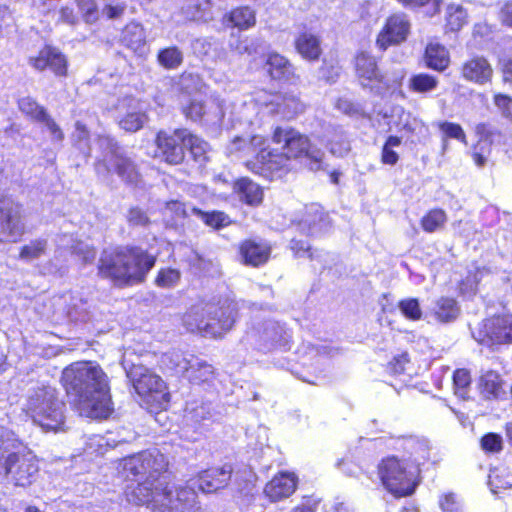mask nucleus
Segmentation results:
<instances>
[{
    "label": "nucleus",
    "instance_id": "obj_32",
    "mask_svg": "<svg viewBox=\"0 0 512 512\" xmlns=\"http://www.w3.org/2000/svg\"><path fill=\"white\" fill-rule=\"evenodd\" d=\"M295 46L298 53L307 60H317L321 55L320 40L310 32L301 33L295 40Z\"/></svg>",
    "mask_w": 512,
    "mask_h": 512
},
{
    "label": "nucleus",
    "instance_id": "obj_59",
    "mask_svg": "<svg viewBox=\"0 0 512 512\" xmlns=\"http://www.w3.org/2000/svg\"><path fill=\"white\" fill-rule=\"evenodd\" d=\"M180 280V272L176 269H162L156 277V284L161 288H172Z\"/></svg>",
    "mask_w": 512,
    "mask_h": 512
},
{
    "label": "nucleus",
    "instance_id": "obj_34",
    "mask_svg": "<svg viewBox=\"0 0 512 512\" xmlns=\"http://www.w3.org/2000/svg\"><path fill=\"white\" fill-rule=\"evenodd\" d=\"M146 121L147 116L137 107L136 101L130 100L128 111L119 119V126L127 132H136Z\"/></svg>",
    "mask_w": 512,
    "mask_h": 512
},
{
    "label": "nucleus",
    "instance_id": "obj_33",
    "mask_svg": "<svg viewBox=\"0 0 512 512\" xmlns=\"http://www.w3.org/2000/svg\"><path fill=\"white\" fill-rule=\"evenodd\" d=\"M425 62L429 68L442 71L449 64V53L443 45L430 42L425 50Z\"/></svg>",
    "mask_w": 512,
    "mask_h": 512
},
{
    "label": "nucleus",
    "instance_id": "obj_50",
    "mask_svg": "<svg viewBox=\"0 0 512 512\" xmlns=\"http://www.w3.org/2000/svg\"><path fill=\"white\" fill-rule=\"evenodd\" d=\"M437 84V78L426 73L414 75L409 80L410 89L418 93L430 92L437 87Z\"/></svg>",
    "mask_w": 512,
    "mask_h": 512
},
{
    "label": "nucleus",
    "instance_id": "obj_23",
    "mask_svg": "<svg viewBox=\"0 0 512 512\" xmlns=\"http://www.w3.org/2000/svg\"><path fill=\"white\" fill-rule=\"evenodd\" d=\"M187 117L194 121L202 120L207 124H219L224 116L218 102L211 101L208 105L198 100H192L184 110Z\"/></svg>",
    "mask_w": 512,
    "mask_h": 512
},
{
    "label": "nucleus",
    "instance_id": "obj_27",
    "mask_svg": "<svg viewBox=\"0 0 512 512\" xmlns=\"http://www.w3.org/2000/svg\"><path fill=\"white\" fill-rule=\"evenodd\" d=\"M184 377L195 385L209 383L214 379V369L207 361L197 356H191V364Z\"/></svg>",
    "mask_w": 512,
    "mask_h": 512
},
{
    "label": "nucleus",
    "instance_id": "obj_44",
    "mask_svg": "<svg viewBox=\"0 0 512 512\" xmlns=\"http://www.w3.org/2000/svg\"><path fill=\"white\" fill-rule=\"evenodd\" d=\"M399 126L400 130L410 135L419 136L425 135L428 132V127L422 120L405 111H402L399 115Z\"/></svg>",
    "mask_w": 512,
    "mask_h": 512
},
{
    "label": "nucleus",
    "instance_id": "obj_6",
    "mask_svg": "<svg viewBox=\"0 0 512 512\" xmlns=\"http://www.w3.org/2000/svg\"><path fill=\"white\" fill-rule=\"evenodd\" d=\"M39 467L34 454L13 431L0 433V476L15 486L26 487L35 480Z\"/></svg>",
    "mask_w": 512,
    "mask_h": 512
},
{
    "label": "nucleus",
    "instance_id": "obj_49",
    "mask_svg": "<svg viewBox=\"0 0 512 512\" xmlns=\"http://www.w3.org/2000/svg\"><path fill=\"white\" fill-rule=\"evenodd\" d=\"M402 144V139L398 136H389L381 151V162L385 165L394 166L399 160V154L395 148H398Z\"/></svg>",
    "mask_w": 512,
    "mask_h": 512
},
{
    "label": "nucleus",
    "instance_id": "obj_2",
    "mask_svg": "<svg viewBox=\"0 0 512 512\" xmlns=\"http://www.w3.org/2000/svg\"><path fill=\"white\" fill-rule=\"evenodd\" d=\"M61 382L81 416L105 419L112 413L108 376L99 364L74 362L63 369Z\"/></svg>",
    "mask_w": 512,
    "mask_h": 512
},
{
    "label": "nucleus",
    "instance_id": "obj_45",
    "mask_svg": "<svg viewBox=\"0 0 512 512\" xmlns=\"http://www.w3.org/2000/svg\"><path fill=\"white\" fill-rule=\"evenodd\" d=\"M183 53L178 47H168L158 52L157 60L165 69H177L183 63Z\"/></svg>",
    "mask_w": 512,
    "mask_h": 512
},
{
    "label": "nucleus",
    "instance_id": "obj_35",
    "mask_svg": "<svg viewBox=\"0 0 512 512\" xmlns=\"http://www.w3.org/2000/svg\"><path fill=\"white\" fill-rule=\"evenodd\" d=\"M433 313L439 322L448 323L454 321L458 317L460 308L455 299L441 297L436 301Z\"/></svg>",
    "mask_w": 512,
    "mask_h": 512
},
{
    "label": "nucleus",
    "instance_id": "obj_9",
    "mask_svg": "<svg viewBox=\"0 0 512 512\" xmlns=\"http://www.w3.org/2000/svg\"><path fill=\"white\" fill-rule=\"evenodd\" d=\"M126 376L143 403L151 409H166L170 401L166 383L151 369L133 364L126 368Z\"/></svg>",
    "mask_w": 512,
    "mask_h": 512
},
{
    "label": "nucleus",
    "instance_id": "obj_26",
    "mask_svg": "<svg viewBox=\"0 0 512 512\" xmlns=\"http://www.w3.org/2000/svg\"><path fill=\"white\" fill-rule=\"evenodd\" d=\"M291 335L283 325L275 321H267L262 331V339L270 347L288 349Z\"/></svg>",
    "mask_w": 512,
    "mask_h": 512
},
{
    "label": "nucleus",
    "instance_id": "obj_8",
    "mask_svg": "<svg viewBox=\"0 0 512 512\" xmlns=\"http://www.w3.org/2000/svg\"><path fill=\"white\" fill-rule=\"evenodd\" d=\"M354 65L356 77L361 86L375 94L396 89L406 75V71L401 65L382 72L378 67L377 59L367 52L358 53Z\"/></svg>",
    "mask_w": 512,
    "mask_h": 512
},
{
    "label": "nucleus",
    "instance_id": "obj_53",
    "mask_svg": "<svg viewBox=\"0 0 512 512\" xmlns=\"http://www.w3.org/2000/svg\"><path fill=\"white\" fill-rule=\"evenodd\" d=\"M20 110L39 122L46 114V109L30 97L22 98L19 101Z\"/></svg>",
    "mask_w": 512,
    "mask_h": 512
},
{
    "label": "nucleus",
    "instance_id": "obj_58",
    "mask_svg": "<svg viewBox=\"0 0 512 512\" xmlns=\"http://www.w3.org/2000/svg\"><path fill=\"white\" fill-rule=\"evenodd\" d=\"M86 23H94L99 19L100 12L96 0H76Z\"/></svg>",
    "mask_w": 512,
    "mask_h": 512
},
{
    "label": "nucleus",
    "instance_id": "obj_37",
    "mask_svg": "<svg viewBox=\"0 0 512 512\" xmlns=\"http://www.w3.org/2000/svg\"><path fill=\"white\" fill-rule=\"evenodd\" d=\"M480 387L485 398H498L502 392V379L497 372L488 370L480 377Z\"/></svg>",
    "mask_w": 512,
    "mask_h": 512
},
{
    "label": "nucleus",
    "instance_id": "obj_39",
    "mask_svg": "<svg viewBox=\"0 0 512 512\" xmlns=\"http://www.w3.org/2000/svg\"><path fill=\"white\" fill-rule=\"evenodd\" d=\"M191 208L187 207L185 203L178 200L168 201L163 210V216L166 222L171 226L182 224L184 219L189 216Z\"/></svg>",
    "mask_w": 512,
    "mask_h": 512
},
{
    "label": "nucleus",
    "instance_id": "obj_46",
    "mask_svg": "<svg viewBox=\"0 0 512 512\" xmlns=\"http://www.w3.org/2000/svg\"><path fill=\"white\" fill-rule=\"evenodd\" d=\"M447 221V215L442 209H432L421 219V227L425 232L433 233L442 229Z\"/></svg>",
    "mask_w": 512,
    "mask_h": 512
},
{
    "label": "nucleus",
    "instance_id": "obj_63",
    "mask_svg": "<svg viewBox=\"0 0 512 512\" xmlns=\"http://www.w3.org/2000/svg\"><path fill=\"white\" fill-rule=\"evenodd\" d=\"M125 10L126 5L124 3H109L102 8L101 15L109 20H115L121 18Z\"/></svg>",
    "mask_w": 512,
    "mask_h": 512
},
{
    "label": "nucleus",
    "instance_id": "obj_60",
    "mask_svg": "<svg viewBox=\"0 0 512 512\" xmlns=\"http://www.w3.org/2000/svg\"><path fill=\"white\" fill-rule=\"evenodd\" d=\"M481 448L488 453H499L503 449V439L497 433H487L481 438Z\"/></svg>",
    "mask_w": 512,
    "mask_h": 512
},
{
    "label": "nucleus",
    "instance_id": "obj_12",
    "mask_svg": "<svg viewBox=\"0 0 512 512\" xmlns=\"http://www.w3.org/2000/svg\"><path fill=\"white\" fill-rule=\"evenodd\" d=\"M196 498L191 485L175 487L166 482L161 489L156 486V495L147 507L156 512H184L195 505Z\"/></svg>",
    "mask_w": 512,
    "mask_h": 512
},
{
    "label": "nucleus",
    "instance_id": "obj_20",
    "mask_svg": "<svg viewBox=\"0 0 512 512\" xmlns=\"http://www.w3.org/2000/svg\"><path fill=\"white\" fill-rule=\"evenodd\" d=\"M30 64L37 70L42 71L50 68L56 75L64 76L67 71V60L57 49L44 47L37 57L30 58Z\"/></svg>",
    "mask_w": 512,
    "mask_h": 512
},
{
    "label": "nucleus",
    "instance_id": "obj_17",
    "mask_svg": "<svg viewBox=\"0 0 512 512\" xmlns=\"http://www.w3.org/2000/svg\"><path fill=\"white\" fill-rule=\"evenodd\" d=\"M186 130H176L169 135L163 131L157 134L156 145L160 156L169 164H179L184 159Z\"/></svg>",
    "mask_w": 512,
    "mask_h": 512
},
{
    "label": "nucleus",
    "instance_id": "obj_54",
    "mask_svg": "<svg viewBox=\"0 0 512 512\" xmlns=\"http://www.w3.org/2000/svg\"><path fill=\"white\" fill-rule=\"evenodd\" d=\"M39 123H41L49 133L50 141L53 144H61L63 142L65 138L63 130L48 113L39 121Z\"/></svg>",
    "mask_w": 512,
    "mask_h": 512
},
{
    "label": "nucleus",
    "instance_id": "obj_43",
    "mask_svg": "<svg viewBox=\"0 0 512 512\" xmlns=\"http://www.w3.org/2000/svg\"><path fill=\"white\" fill-rule=\"evenodd\" d=\"M326 147L336 157H344L351 149L350 141L342 130L335 129L329 137Z\"/></svg>",
    "mask_w": 512,
    "mask_h": 512
},
{
    "label": "nucleus",
    "instance_id": "obj_62",
    "mask_svg": "<svg viewBox=\"0 0 512 512\" xmlns=\"http://www.w3.org/2000/svg\"><path fill=\"white\" fill-rule=\"evenodd\" d=\"M126 218L131 226L145 227L150 222L146 212L139 207L130 208Z\"/></svg>",
    "mask_w": 512,
    "mask_h": 512
},
{
    "label": "nucleus",
    "instance_id": "obj_52",
    "mask_svg": "<svg viewBox=\"0 0 512 512\" xmlns=\"http://www.w3.org/2000/svg\"><path fill=\"white\" fill-rule=\"evenodd\" d=\"M439 128L444 134L442 139L443 151H445L447 147V138L457 139L463 143H466V135L459 124L445 121L439 124Z\"/></svg>",
    "mask_w": 512,
    "mask_h": 512
},
{
    "label": "nucleus",
    "instance_id": "obj_56",
    "mask_svg": "<svg viewBox=\"0 0 512 512\" xmlns=\"http://www.w3.org/2000/svg\"><path fill=\"white\" fill-rule=\"evenodd\" d=\"M74 144L85 155L89 154V132L84 124L80 121L75 123V130L72 134Z\"/></svg>",
    "mask_w": 512,
    "mask_h": 512
},
{
    "label": "nucleus",
    "instance_id": "obj_4",
    "mask_svg": "<svg viewBox=\"0 0 512 512\" xmlns=\"http://www.w3.org/2000/svg\"><path fill=\"white\" fill-rule=\"evenodd\" d=\"M155 264V257L138 247L103 251L98 262V275L124 287L144 281Z\"/></svg>",
    "mask_w": 512,
    "mask_h": 512
},
{
    "label": "nucleus",
    "instance_id": "obj_38",
    "mask_svg": "<svg viewBox=\"0 0 512 512\" xmlns=\"http://www.w3.org/2000/svg\"><path fill=\"white\" fill-rule=\"evenodd\" d=\"M259 44V39L242 37L239 33L232 32L228 47L231 51L239 55H253L257 53Z\"/></svg>",
    "mask_w": 512,
    "mask_h": 512
},
{
    "label": "nucleus",
    "instance_id": "obj_19",
    "mask_svg": "<svg viewBox=\"0 0 512 512\" xmlns=\"http://www.w3.org/2000/svg\"><path fill=\"white\" fill-rule=\"evenodd\" d=\"M461 76L469 82L485 85L493 77V68L483 56H475L462 64Z\"/></svg>",
    "mask_w": 512,
    "mask_h": 512
},
{
    "label": "nucleus",
    "instance_id": "obj_13",
    "mask_svg": "<svg viewBox=\"0 0 512 512\" xmlns=\"http://www.w3.org/2000/svg\"><path fill=\"white\" fill-rule=\"evenodd\" d=\"M511 315L497 316L484 320L472 330L473 338L486 346L509 344Z\"/></svg>",
    "mask_w": 512,
    "mask_h": 512
},
{
    "label": "nucleus",
    "instance_id": "obj_25",
    "mask_svg": "<svg viewBox=\"0 0 512 512\" xmlns=\"http://www.w3.org/2000/svg\"><path fill=\"white\" fill-rule=\"evenodd\" d=\"M221 22L226 28L248 30L256 24V13L249 6L237 7L230 12L225 13Z\"/></svg>",
    "mask_w": 512,
    "mask_h": 512
},
{
    "label": "nucleus",
    "instance_id": "obj_11",
    "mask_svg": "<svg viewBox=\"0 0 512 512\" xmlns=\"http://www.w3.org/2000/svg\"><path fill=\"white\" fill-rule=\"evenodd\" d=\"M98 145L103 151V156L97 164V170L100 171L103 167L108 173H116L127 184L138 185L141 174L127 151L109 136L99 137Z\"/></svg>",
    "mask_w": 512,
    "mask_h": 512
},
{
    "label": "nucleus",
    "instance_id": "obj_36",
    "mask_svg": "<svg viewBox=\"0 0 512 512\" xmlns=\"http://www.w3.org/2000/svg\"><path fill=\"white\" fill-rule=\"evenodd\" d=\"M406 449L410 453V465L419 466L430 456V445L426 439H409L406 442Z\"/></svg>",
    "mask_w": 512,
    "mask_h": 512
},
{
    "label": "nucleus",
    "instance_id": "obj_40",
    "mask_svg": "<svg viewBox=\"0 0 512 512\" xmlns=\"http://www.w3.org/2000/svg\"><path fill=\"white\" fill-rule=\"evenodd\" d=\"M184 146L190 150L193 159L203 164L208 160L209 145L206 141L186 130Z\"/></svg>",
    "mask_w": 512,
    "mask_h": 512
},
{
    "label": "nucleus",
    "instance_id": "obj_15",
    "mask_svg": "<svg viewBox=\"0 0 512 512\" xmlns=\"http://www.w3.org/2000/svg\"><path fill=\"white\" fill-rule=\"evenodd\" d=\"M263 113L292 119L304 111V104L294 94H276L268 96L267 100L256 99Z\"/></svg>",
    "mask_w": 512,
    "mask_h": 512
},
{
    "label": "nucleus",
    "instance_id": "obj_29",
    "mask_svg": "<svg viewBox=\"0 0 512 512\" xmlns=\"http://www.w3.org/2000/svg\"><path fill=\"white\" fill-rule=\"evenodd\" d=\"M213 413L210 404L191 402L185 409L184 419L187 425H191L196 430L206 425V421L212 419Z\"/></svg>",
    "mask_w": 512,
    "mask_h": 512
},
{
    "label": "nucleus",
    "instance_id": "obj_28",
    "mask_svg": "<svg viewBox=\"0 0 512 512\" xmlns=\"http://www.w3.org/2000/svg\"><path fill=\"white\" fill-rule=\"evenodd\" d=\"M234 191L239 199L248 205L255 206L262 202L263 191L261 187L249 178L238 179L234 183Z\"/></svg>",
    "mask_w": 512,
    "mask_h": 512
},
{
    "label": "nucleus",
    "instance_id": "obj_64",
    "mask_svg": "<svg viewBox=\"0 0 512 512\" xmlns=\"http://www.w3.org/2000/svg\"><path fill=\"white\" fill-rule=\"evenodd\" d=\"M440 507L443 512H461V503L453 493L443 495L440 499Z\"/></svg>",
    "mask_w": 512,
    "mask_h": 512
},
{
    "label": "nucleus",
    "instance_id": "obj_18",
    "mask_svg": "<svg viewBox=\"0 0 512 512\" xmlns=\"http://www.w3.org/2000/svg\"><path fill=\"white\" fill-rule=\"evenodd\" d=\"M233 468L231 464H224L221 467H212L200 473L193 485L204 493H212L226 487L231 479Z\"/></svg>",
    "mask_w": 512,
    "mask_h": 512
},
{
    "label": "nucleus",
    "instance_id": "obj_10",
    "mask_svg": "<svg viewBox=\"0 0 512 512\" xmlns=\"http://www.w3.org/2000/svg\"><path fill=\"white\" fill-rule=\"evenodd\" d=\"M378 473L385 489L396 497L414 493L420 469L395 456L387 457L378 466Z\"/></svg>",
    "mask_w": 512,
    "mask_h": 512
},
{
    "label": "nucleus",
    "instance_id": "obj_55",
    "mask_svg": "<svg viewBox=\"0 0 512 512\" xmlns=\"http://www.w3.org/2000/svg\"><path fill=\"white\" fill-rule=\"evenodd\" d=\"M398 307L407 319L417 321L422 317V310L416 298L403 299L398 303Z\"/></svg>",
    "mask_w": 512,
    "mask_h": 512
},
{
    "label": "nucleus",
    "instance_id": "obj_42",
    "mask_svg": "<svg viewBox=\"0 0 512 512\" xmlns=\"http://www.w3.org/2000/svg\"><path fill=\"white\" fill-rule=\"evenodd\" d=\"M47 248L48 242L46 239H33L21 248L19 258L23 261L31 262L45 255Z\"/></svg>",
    "mask_w": 512,
    "mask_h": 512
},
{
    "label": "nucleus",
    "instance_id": "obj_22",
    "mask_svg": "<svg viewBox=\"0 0 512 512\" xmlns=\"http://www.w3.org/2000/svg\"><path fill=\"white\" fill-rule=\"evenodd\" d=\"M297 487L294 474L280 473L275 475L265 486L264 493L272 502H277L291 496Z\"/></svg>",
    "mask_w": 512,
    "mask_h": 512
},
{
    "label": "nucleus",
    "instance_id": "obj_31",
    "mask_svg": "<svg viewBox=\"0 0 512 512\" xmlns=\"http://www.w3.org/2000/svg\"><path fill=\"white\" fill-rule=\"evenodd\" d=\"M121 43L137 52L146 44V34L143 26L137 22L128 23L121 33Z\"/></svg>",
    "mask_w": 512,
    "mask_h": 512
},
{
    "label": "nucleus",
    "instance_id": "obj_24",
    "mask_svg": "<svg viewBox=\"0 0 512 512\" xmlns=\"http://www.w3.org/2000/svg\"><path fill=\"white\" fill-rule=\"evenodd\" d=\"M329 225L328 216L319 205L315 204L307 207L304 217L299 222L301 231L311 236H317L326 232Z\"/></svg>",
    "mask_w": 512,
    "mask_h": 512
},
{
    "label": "nucleus",
    "instance_id": "obj_51",
    "mask_svg": "<svg viewBox=\"0 0 512 512\" xmlns=\"http://www.w3.org/2000/svg\"><path fill=\"white\" fill-rule=\"evenodd\" d=\"M447 25L452 31L459 30L467 20V13L461 5L449 4L446 10Z\"/></svg>",
    "mask_w": 512,
    "mask_h": 512
},
{
    "label": "nucleus",
    "instance_id": "obj_14",
    "mask_svg": "<svg viewBox=\"0 0 512 512\" xmlns=\"http://www.w3.org/2000/svg\"><path fill=\"white\" fill-rule=\"evenodd\" d=\"M24 229L21 206L0 194V242L15 241Z\"/></svg>",
    "mask_w": 512,
    "mask_h": 512
},
{
    "label": "nucleus",
    "instance_id": "obj_1",
    "mask_svg": "<svg viewBox=\"0 0 512 512\" xmlns=\"http://www.w3.org/2000/svg\"><path fill=\"white\" fill-rule=\"evenodd\" d=\"M276 144L282 145V151L267 150V139L254 135L246 139L235 137L227 146L230 154L241 153L243 156L255 155L245 161V166L254 174L273 180L282 177L290 169L292 159L305 158L311 170L322 168L324 153L313 146L307 136L292 128L277 127L272 136Z\"/></svg>",
    "mask_w": 512,
    "mask_h": 512
},
{
    "label": "nucleus",
    "instance_id": "obj_61",
    "mask_svg": "<svg viewBox=\"0 0 512 512\" xmlns=\"http://www.w3.org/2000/svg\"><path fill=\"white\" fill-rule=\"evenodd\" d=\"M494 104L503 117L512 121V98L505 94H495Z\"/></svg>",
    "mask_w": 512,
    "mask_h": 512
},
{
    "label": "nucleus",
    "instance_id": "obj_41",
    "mask_svg": "<svg viewBox=\"0 0 512 512\" xmlns=\"http://www.w3.org/2000/svg\"><path fill=\"white\" fill-rule=\"evenodd\" d=\"M191 214L200 218L207 226L221 229L231 223L230 217L222 211L204 212L196 207H191Z\"/></svg>",
    "mask_w": 512,
    "mask_h": 512
},
{
    "label": "nucleus",
    "instance_id": "obj_16",
    "mask_svg": "<svg viewBox=\"0 0 512 512\" xmlns=\"http://www.w3.org/2000/svg\"><path fill=\"white\" fill-rule=\"evenodd\" d=\"M410 32V22L403 13L391 15L383 29L377 36L376 45L381 50H386L390 45H397L405 41Z\"/></svg>",
    "mask_w": 512,
    "mask_h": 512
},
{
    "label": "nucleus",
    "instance_id": "obj_7",
    "mask_svg": "<svg viewBox=\"0 0 512 512\" xmlns=\"http://www.w3.org/2000/svg\"><path fill=\"white\" fill-rule=\"evenodd\" d=\"M22 409L44 431L63 430L65 403L56 388L43 384L30 388Z\"/></svg>",
    "mask_w": 512,
    "mask_h": 512
},
{
    "label": "nucleus",
    "instance_id": "obj_5",
    "mask_svg": "<svg viewBox=\"0 0 512 512\" xmlns=\"http://www.w3.org/2000/svg\"><path fill=\"white\" fill-rule=\"evenodd\" d=\"M237 314V304L230 299L201 301L183 316L187 331L204 337L221 338L232 329Z\"/></svg>",
    "mask_w": 512,
    "mask_h": 512
},
{
    "label": "nucleus",
    "instance_id": "obj_48",
    "mask_svg": "<svg viewBox=\"0 0 512 512\" xmlns=\"http://www.w3.org/2000/svg\"><path fill=\"white\" fill-rule=\"evenodd\" d=\"M488 484L493 494H500L512 488V475L505 470L495 469L489 474Z\"/></svg>",
    "mask_w": 512,
    "mask_h": 512
},
{
    "label": "nucleus",
    "instance_id": "obj_57",
    "mask_svg": "<svg viewBox=\"0 0 512 512\" xmlns=\"http://www.w3.org/2000/svg\"><path fill=\"white\" fill-rule=\"evenodd\" d=\"M453 383L455 394L465 399L467 395V388L471 383L469 371L466 369H457L453 374Z\"/></svg>",
    "mask_w": 512,
    "mask_h": 512
},
{
    "label": "nucleus",
    "instance_id": "obj_21",
    "mask_svg": "<svg viewBox=\"0 0 512 512\" xmlns=\"http://www.w3.org/2000/svg\"><path fill=\"white\" fill-rule=\"evenodd\" d=\"M239 250L244 264L253 267L265 264L271 254L270 244L263 240H245L241 243Z\"/></svg>",
    "mask_w": 512,
    "mask_h": 512
},
{
    "label": "nucleus",
    "instance_id": "obj_30",
    "mask_svg": "<svg viewBox=\"0 0 512 512\" xmlns=\"http://www.w3.org/2000/svg\"><path fill=\"white\" fill-rule=\"evenodd\" d=\"M266 66L273 79L289 81L294 76L292 64L278 53L269 54Z\"/></svg>",
    "mask_w": 512,
    "mask_h": 512
},
{
    "label": "nucleus",
    "instance_id": "obj_47",
    "mask_svg": "<svg viewBox=\"0 0 512 512\" xmlns=\"http://www.w3.org/2000/svg\"><path fill=\"white\" fill-rule=\"evenodd\" d=\"M191 356H185L179 351H171L162 356V363L169 369L184 375L191 364Z\"/></svg>",
    "mask_w": 512,
    "mask_h": 512
},
{
    "label": "nucleus",
    "instance_id": "obj_3",
    "mask_svg": "<svg viewBox=\"0 0 512 512\" xmlns=\"http://www.w3.org/2000/svg\"><path fill=\"white\" fill-rule=\"evenodd\" d=\"M118 469L124 478L137 481L135 487L126 490L127 500L135 505L147 506L156 495V486L161 489L166 483L164 474L168 469V460L159 450L151 449L125 457Z\"/></svg>",
    "mask_w": 512,
    "mask_h": 512
}]
</instances>
